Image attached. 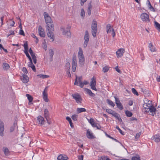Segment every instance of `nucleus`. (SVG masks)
Segmentation results:
<instances>
[{
	"mask_svg": "<svg viewBox=\"0 0 160 160\" xmlns=\"http://www.w3.org/2000/svg\"><path fill=\"white\" fill-rule=\"evenodd\" d=\"M77 111L78 113H79L82 112H85L86 111V110L85 108H77Z\"/></svg>",
	"mask_w": 160,
	"mask_h": 160,
	"instance_id": "7c9ffc66",
	"label": "nucleus"
},
{
	"mask_svg": "<svg viewBox=\"0 0 160 160\" xmlns=\"http://www.w3.org/2000/svg\"><path fill=\"white\" fill-rule=\"evenodd\" d=\"M105 135L107 137L110 138L114 140L116 142H119V141L118 140H117V139H116L115 138H113L111 137L110 135H108L106 132H105Z\"/></svg>",
	"mask_w": 160,
	"mask_h": 160,
	"instance_id": "a18cd8bd",
	"label": "nucleus"
},
{
	"mask_svg": "<svg viewBox=\"0 0 160 160\" xmlns=\"http://www.w3.org/2000/svg\"><path fill=\"white\" fill-rule=\"evenodd\" d=\"M4 124L2 121L0 120V135L2 137L4 136Z\"/></svg>",
	"mask_w": 160,
	"mask_h": 160,
	"instance_id": "f8f14e48",
	"label": "nucleus"
},
{
	"mask_svg": "<svg viewBox=\"0 0 160 160\" xmlns=\"http://www.w3.org/2000/svg\"><path fill=\"white\" fill-rule=\"evenodd\" d=\"M23 80L22 82L23 83H26L29 81V78L25 74H23Z\"/></svg>",
	"mask_w": 160,
	"mask_h": 160,
	"instance_id": "393cba45",
	"label": "nucleus"
},
{
	"mask_svg": "<svg viewBox=\"0 0 160 160\" xmlns=\"http://www.w3.org/2000/svg\"><path fill=\"white\" fill-rule=\"evenodd\" d=\"M73 98L75 100H81L82 98L79 94L76 93L72 94Z\"/></svg>",
	"mask_w": 160,
	"mask_h": 160,
	"instance_id": "f3484780",
	"label": "nucleus"
},
{
	"mask_svg": "<svg viewBox=\"0 0 160 160\" xmlns=\"http://www.w3.org/2000/svg\"><path fill=\"white\" fill-rule=\"evenodd\" d=\"M79 62L82 66L83 65L84 63L85 59L84 57H79Z\"/></svg>",
	"mask_w": 160,
	"mask_h": 160,
	"instance_id": "5701e85b",
	"label": "nucleus"
},
{
	"mask_svg": "<svg viewBox=\"0 0 160 160\" xmlns=\"http://www.w3.org/2000/svg\"><path fill=\"white\" fill-rule=\"evenodd\" d=\"M132 93L135 95H136L138 96L139 94L138 93V92H137L136 90L134 88H132Z\"/></svg>",
	"mask_w": 160,
	"mask_h": 160,
	"instance_id": "49530a36",
	"label": "nucleus"
},
{
	"mask_svg": "<svg viewBox=\"0 0 160 160\" xmlns=\"http://www.w3.org/2000/svg\"><path fill=\"white\" fill-rule=\"evenodd\" d=\"M32 58V59L33 60V62L34 64H36L37 63V59L36 56L33 57Z\"/></svg>",
	"mask_w": 160,
	"mask_h": 160,
	"instance_id": "69168bd1",
	"label": "nucleus"
},
{
	"mask_svg": "<svg viewBox=\"0 0 160 160\" xmlns=\"http://www.w3.org/2000/svg\"><path fill=\"white\" fill-rule=\"evenodd\" d=\"M43 97L44 100H48L47 94L46 93L45 90H44L43 92Z\"/></svg>",
	"mask_w": 160,
	"mask_h": 160,
	"instance_id": "58836bf2",
	"label": "nucleus"
},
{
	"mask_svg": "<svg viewBox=\"0 0 160 160\" xmlns=\"http://www.w3.org/2000/svg\"><path fill=\"white\" fill-rule=\"evenodd\" d=\"M153 139L156 142H159L160 141L159 136L157 135H154L153 137Z\"/></svg>",
	"mask_w": 160,
	"mask_h": 160,
	"instance_id": "c85d7f7f",
	"label": "nucleus"
},
{
	"mask_svg": "<svg viewBox=\"0 0 160 160\" xmlns=\"http://www.w3.org/2000/svg\"><path fill=\"white\" fill-rule=\"evenodd\" d=\"M141 134V132H139L138 133H137L135 136V140L136 141H137V139L139 138Z\"/></svg>",
	"mask_w": 160,
	"mask_h": 160,
	"instance_id": "09e8293b",
	"label": "nucleus"
},
{
	"mask_svg": "<svg viewBox=\"0 0 160 160\" xmlns=\"http://www.w3.org/2000/svg\"><path fill=\"white\" fill-rule=\"evenodd\" d=\"M149 47L150 51H151L152 52L156 51V50L155 47L152 45L151 43H150L149 44Z\"/></svg>",
	"mask_w": 160,
	"mask_h": 160,
	"instance_id": "b1692460",
	"label": "nucleus"
},
{
	"mask_svg": "<svg viewBox=\"0 0 160 160\" xmlns=\"http://www.w3.org/2000/svg\"><path fill=\"white\" fill-rule=\"evenodd\" d=\"M106 28L107 33H110L112 32L113 28H111V26L110 24H108L107 25Z\"/></svg>",
	"mask_w": 160,
	"mask_h": 160,
	"instance_id": "bb28decb",
	"label": "nucleus"
},
{
	"mask_svg": "<svg viewBox=\"0 0 160 160\" xmlns=\"http://www.w3.org/2000/svg\"><path fill=\"white\" fill-rule=\"evenodd\" d=\"M45 19L47 24H48V23H50L52 22H51L52 20L50 16L45 18Z\"/></svg>",
	"mask_w": 160,
	"mask_h": 160,
	"instance_id": "72a5a7b5",
	"label": "nucleus"
},
{
	"mask_svg": "<svg viewBox=\"0 0 160 160\" xmlns=\"http://www.w3.org/2000/svg\"><path fill=\"white\" fill-rule=\"evenodd\" d=\"M10 34L8 35H7V37H9V36H10L11 35H14L15 34L14 31H9Z\"/></svg>",
	"mask_w": 160,
	"mask_h": 160,
	"instance_id": "338daca9",
	"label": "nucleus"
},
{
	"mask_svg": "<svg viewBox=\"0 0 160 160\" xmlns=\"http://www.w3.org/2000/svg\"><path fill=\"white\" fill-rule=\"evenodd\" d=\"M3 149H4L3 151L4 154L6 155H8L9 153V151L8 148H7L4 147L3 148Z\"/></svg>",
	"mask_w": 160,
	"mask_h": 160,
	"instance_id": "f704fd0d",
	"label": "nucleus"
},
{
	"mask_svg": "<svg viewBox=\"0 0 160 160\" xmlns=\"http://www.w3.org/2000/svg\"><path fill=\"white\" fill-rule=\"evenodd\" d=\"M62 32L63 35H67L68 38H70L71 36V33L70 31V28H67L65 29L64 27H61L60 28Z\"/></svg>",
	"mask_w": 160,
	"mask_h": 160,
	"instance_id": "f03ea898",
	"label": "nucleus"
},
{
	"mask_svg": "<svg viewBox=\"0 0 160 160\" xmlns=\"http://www.w3.org/2000/svg\"><path fill=\"white\" fill-rule=\"evenodd\" d=\"M132 160H141L139 156H134L132 158Z\"/></svg>",
	"mask_w": 160,
	"mask_h": 160,
	"instance_id": "603ef678",
	"label": "nucleus"
},
{
	"mask_svg": "<svg viewBox=\"0 0 160 160\" xmlns=\"http://www.w3.org/2000/svg\"><path fill=\"white\" fill-rule=\"evenodd\" d=\"M37 119L38 122V124L41 125H43L45 120L44 118L41 116H39L37 118Z\"/></svg>",
	"mask_w": 160,
	"mask_h": 160,
	"instance_id": "ddd939ff",
	"label": "nucleus"
},
{
	"mask_svg": "<svg viewBox=\"0 0 160 160\" xmlns=\"http://www.w3.org/2000/svg\"><path fill=\"white\" fill-rule=\"evenodd\" d=\"M92 33L94 37L96 36L97 31V23L96 21L93 20L91 25Z\"/></svg>",
	"mask_w": 160,
	"mask_h": 160,
	"instance_id": "f257e3e1",
	"label": "nucleus"
},
{
	"mask_svg": "<svg viewBox=\"0 0 160 160\" xmlns=\"http://www.w3.org/2000/svg\"><path fill=\"white\" fill-rule=\"evenodd\" d=\"M109 69V68L107 66H106L105 67L102 68V71L105 73L107 72Z\"/></svg>",
	"mask_w": 160,
	"mask_h": 160,
	"instance_id": "79ce46f5",
	"label": "nucleus"
},
{
	"mask_svg": "<svg viewBox=\"0 0 160 160\" xmlns=\"http://www.w3.org/2000/svg\"><path fill=\"white\" fill-rule=\"evenodd\" d=\"M78 158L79 160H83V155L78 156Z\"/></svg>",
	"mask_w": 160,
	"mask_h": 160,
	"instance_id": "e2e57ef3",
	"label": "nucleus"
},
{
	"mask_svg": "<svg viewBox=\"0 0 160 160\" xmlns=\"http://www.w3.org/2000/svg\"><path fill=\"white\" fill-rule=\"evenodd\" d=\"M116 103L117 107L120 110H122L123 109V107L120 102V101H115Z\"/></svg>",
	"mask_w": 160,
	"mask_h": 160,
	"instance_id": "4be33fe9",
	"label": "nucleus"
},
{
	"mask_svg": "<svg viewBox=\"0 0 160 160\" xmlns=\"http://www.w3.org/2000/svg\"><path fill=\"white\" fill-rule=\"evenodd\" d=\"M107 103L112 106L114 107L115 105L112 101H107Z\"/></svg>",
	"mask_w": 160,
	"mask_h": 160,
	"instance_id": "8fccbe9b",
	"label": "nucleus"
},
{
	"mask_svg": "<svg viewBox=\"0 0 160 160\" xmlns=\"http://www.w3.org/2000/svg\"><path fill=\"white\" fill-rule=\"evenodd\" d=\"M38 31L40 36L41 37H44L45 35L44 31L41 26H39Z\"/></svg>",
	"mask_w": 160,
	"mask_h": 160,
	"instance_id": "4468645a",
	"label": "nucleus"
},
{
	"mask_svg": "<svg viewBox=\"0 0 160 160\" xmlns=\"http://www.w3.org/2000/svg\"><path fill=\"white\" fill-rule=\"evenodd\" d=\"M77 60L76 56L74 55L73 56L72 62V71L73 72L75 71L77 66Z\"/></svg>",
	"mask_w": 160,
	"mask_h": 160,
	"instance_id": "20e7f679",
	"label": "nucleus"
},
{
	"mask_svg": "<svg viewBox=\"0 0 160 160\" xmlns=\"http://www.w3.org/2000/svg\"><path fill=\"white\" fill-rule=\"evenodd\" d=\"M125 113L126 115L128 117H131L132 115V113L130 111H129L128 110L126 111Z\"/></svg>",
	"mask_w": 160,
	"mask_h": 160,
	"instance_id": "c9c22d12",
	"label": "nucleus"
},
{
	"mask_svg": "<svg viewBox=\"0 0 160 160\" xmlns=\"http://www.w3.org/2000/svg\"><path fill=\"white\" fill-rule=\"evenodd\" d=\"M84 39L85 41L84 43L83 46L85 48L87 46V44L89 40V35L87 30L85 31V34L84 37Z\"/></svg>",
	"mask_w": 160,
	"mask_h": 160,
	"instance_id": "0eeeda50",
	"label": "nucleus"
},
{
	"mask_svg": "<svg viewBox=\"0 0 160 160\" xmlns=\"http://www.w3.org/2000/svg\"><path fill=\"white\" fill-rule=\"evenodd\" d=\"M141 18L143 22H148L150 21L149 16L146 13H142L141 15Z\"/></svg>",
	"mask_w": 160,
	"mask_h": 160,
	"instance_id": "39448f33",
	"label": "nucleus"
},
{
	"mask_svg": "<svg viewBox=\"0 0 160 160\" xmlns=\"http://www.w3.org/2000/svg\"><path fill=\"white\" fill-rule=\"evenodd\" d=\"M47 27H48V29H49L50 31H54V27L52 23V22L50 23V24H48Z\"/></svg>",
	"mask_w": 160,
	"mask_h": 160,
	"instance_id": "a878e982",
	"label": "nucleus"
},
{
	"mask_svg": "<svg viewBox=\"0 0 160 160\" xmlns=\"http://www.w3.org/2000/svg\"><path fill=\"white\" fill-rule=\"evenodd\" d=\"M37 76L42 78H45L49 77V76L48 75H44L42 74H38L37 75Z\"/></svg>",
	"mask_w": 160,
	"mask_h": 160,
	"instance_id": "c03bdc74",
	"label": "nucleus"
},
{
	"mask_svg": "<svg viewBox=\"0 0 160 160\" xmlns=\"http://www.w3.org/2000/svg\"><path fill=\"white\" fill-rule=\"evenodd\" d=\"M22 71L24 72V74H25L28 73V71L26 68L25 67H23L22 69Z\"/></svg>",
	"mask_w": 160,
	"mask_h": 160,
	"instance_id": "4d7b16f0",
	"label": "nucleus"
},
{
	"mask_svg": "<svg viewBox=\"0 0 160 160\" xmlns=\"http://www.w3.org/2000/svg\"><path fill=\"white\" fill-rule=\"evenodd\" d=\"M106 111L108 113L112 114L114 111L110 109H106Z\"/></svg>",
	"mask_w": 160,
	"mask_h": 160,
	"instance_id": "5fc2aeb1",
	"label": "nucleus"
},
{
	"mask_svg": "<svg viewBox=\"0 0 160 160\" xmlns=\"http://www.w3.org/2000/svg\"><path fill=\"white\" fill-rule=\"evenodd\" d=\"M3 68L4 70H8L9 68V64L6 63H3Z\"/></svg>",
	"mask_w": 160,
	"mask_h": 160,
	"instance_id": "e433bc0d",
	"label": "nucleus"
},
{
	"mask_svg": "<svg viewBox=\"0 0 160 160\" xmlns=\"http://www.w3.org/2000/svg\"><path fill=\"white\" fill-rule=\"evenodd\" d=\"M65 66L66 71H69L71 66L70 63L68 62H67Z\"/></svg>",
	"mask_w": 160,
	"mask_h": 160,
	"instance_id": "37998d69",
	"label": "nucleus"
},
{
	"mask_svg": "<svg viewBox=\"0 0 160 160\" xmlns=\"http://www.w3.org/2000/svg\"><path fill=\"white\" fill-rule=\"evenodd\" d=\"M154 24L155 28L160 32V24L156 21L154 22Z\"/></svg>",
	"mask_w": 160,
	"mask_h": 160,
	"instance_id": "473e14b6",
	"label": "nucleus"
},
{
	"mask_svg": "<svg viewBox=\"0 0 160 160\" xmlns=\"http://www.w3.org/2000/svg\"><path fill=\"white\" fill-rule=\"evenodd\" d=\"M52 31H50L49 29L48 28V32L47 31V35L48 37L50 38V39L52 40V41L53 42L54 40V36L53 33L52 32Z\"/></svg>",
	"mask_w": 160,
	"mask_h": 160,
	"instance_id": "2eb2a0df",
	"label": "nucleus"
},
{
	"mask_svg": "<svg viewBox=\"0 0 160 160\" xmlns=\"http://www.w3.org/2000/svg\"><path fill=\"white\" fill-rule=\"evenodd\" d=\"M26 96L27 97L28 100H33V97L29 94H26Z\"/></svg>",
	"mask_w": 160,
	"mask_h": 160,
	"instance_id": "864d4df0",
	"label": "nucleus"
},
{
	"mask_svg": "<svg viewBox=\"0 0 160 160\" xmlns=\"http://www.w3.org/2000/svg\"><path fill=\"white\" fill-rule=\"evenodd\" d=\"M58 160H67L68 158L65 155H59L57 158Z\"/></svg>",
	"mask_w": 160,
	"mask_h": 160,
	"instance_id": "aec40b11",
	"label": "nucleus"
},
{
	"mask_svg": "<svg viewBox=\"0 0 160 160\" xmlns=\"http://www.w3.org/2000/svg\"><path fill=\"white\" fill-rule=\"evenodd\" d=\"M115 69L116 70L118 73H121V71H120V69H119L118 66H117L115 68Z\"/></svg>",
	"mask_w": 160,
	"mask_h": 160,
	"instance_id": "0e129e2a",
	"label": "nucleus"
},
{
	"mask_svg": "<svg viewBox=\"0 0 160 160\" xmlns=\"http://www.w3.org/2000/svg\"><path fill=\"white\" fill-rule=\"evenodd\" d=\"M43 15L45 18L48 17H49V16L48 15V14L46 12H44Z\"/></svg>",
	"mask_w": 160,
	"mask_h": 160,
	"instance_id": "680f3d73",
	"label": "nucleus"
},
{
	"mask_svg": "<svg viewBox=\"0 0 160 160\" xmlns=\"http://www.w3.org/2000/svg\"><path fill=\"white\" fill-rule=\"evenodd\" d=\"M49 54L50 55V61L52 62L53 60L52 57L54 55V52L52 49H50L49 50Z\"/></svg>",
	"mask_w": 160,
	"mask_h": 160,
	"instance_id": "cd10ccee",
	"label": "nucleus"
},
{
	"mask_svg": "<svg viewBox=\"0 0 160 160\" xmlns=\"http://www.w3.org/2000/svg\"><path fill=\"white\" fill-rule=\"evenodd\" d=\"M112 115L117 119H118V117H120V115L116 112L114 111L113 112Z\"/></svg>",
	"mask_w": 160,
	"mask_h": 160,
	"instance_id": "a19ab883",
	"label": "nucleus"
},
{
	"mask_svg": "<svg viewBox=\"0 0 160 160\" xmlns=\"http://www.w3.org/2000/svg\"><path fill=\"white\" fill-rule=\"evenodd\" d=\"M112 35L113 37H114L115 35V32H114L113 29H112Z\"/></svg>",
	"mask_w": 160,
	"mask_h": 160,
	"instance_id": "774afa93",
	"label": "nucleus"
},
{
	"mask_svg": "<svg viewBox=\"0 0 160 160\" xmlns=\"http://www.w3.org/2000/svg\"><path fill=\"white\" fill-rule=\"evenodd\" d=\"M29 51L32 58L33 57H34L35 56V54L33 53L32 50L31 49V48H30L29 49Z\"/></svg>",
	"mask_w": 160,
	"mask_h": 160,
	"instance_id": "de8ad7c7",
	"label": "nucleus"
},
{
	"mask_svg": "<svg viewBox=\"0 0 160 160\" xmlns=\"http://www.w3.org/2000/svg\"><path fill=\"white\" fill-rule=\"evenodd\" d=\"M17 126V122L16 121H15L13 122V125L10 127V132H12L13 131Z\"/></svg>",
	"mask_w": 160,
	"mask_h": 160,
	"instance_id": "412c9836",
	"label": "nucleus"
},
{
	"mask_svg": "<svg viewBox=\"0 0 160 160\" xmlns=\"http://www.w3.org/2000/svg\"><path fill=\"white\" fill-rule=\"evenodd\" d=\"M44 116L46 119L47 122L48 124H50L51 122L49 117V113L48 110L46 109L44 111Z\"/></svg>",
	"mask_w": 160,
	"mask_h": 160,
	"instance_id": "6e6552de",
	"label": "nucleus"
},
{
	"mask_svg": "<svg viewBox=\"0 0 160 160\" xmlns=\"http://www.w3.org/2000/svg\"><path fill=\"white\" fill-rule=\"evenodd\" d=\"M116 128L119 131V132L120 133L123 135V132L119 128L118 126H117L116 127Z\"/></svg>",
	"mask_w": 160,
	"mask_h": 160,
	"instance_id": "bf43d9fd",
	"label": "nucleus"
},
{
	"mask_svg": "<svg viewBox=\"0 0 160 160\" xmlns=\"http://www.w3.org/2000/svg\"><path fill=\"white\" fill-rule=\"evenodd\" d=\"M156 110V108L154 107V105L153 104L151 106V107L149 108L147 111H146V112H148L149 111L152 113V115L153 116L154 114H153V113H155V112Z\"/></svg>",
	"mask_w": 160,
	"mask_h": 160,
	"instance_id": "dca6fc26",
	"label": "nucleus"
},
{
	"mask_svg": "<svg viewBox=\"0 0 160 160\" xmlns=\"http://www.w3.org/2000/svg\"><path fill=\"white\" fill-rule=\"evenodd\" d=\"M125 50L123 48H120L118 49L116 52V54L118 58L121 57L123 54Z\"/></svg>",
	"mask_w": 160,
	"mask_h": 160,
	"instance_id": "9d476101",
	"label": "nucleus"
},
{
	"mask_svg": "<svg viewBox=\"0 0 160 160\" xmlns=\"http://www.w3.org/2000/svg\"><path fill=\"white\" fill-rule=\"evenodd\" d=\"M146 101L147 102H144V104L143 105V107L146 110V111H147L149 108L151 107L153 104L152 103V101Z\"/></svg>",
	"mask_w": 160,
	"mask_h": 160,
	"instance_id": "1a4fd4ad",
	"label": "nucleus"
},
{
	"mask_svg": "<svg viewBox=\"0 0 160 160\" xmlns=\"http://www.w3.org/2000/svg\"><path fill=\"white\" fill-rule=\"evenodd\" d=\"M78 82L79 83V86L81 88H82L83 87V84L82 83V76L78 77L77 75H76V78L75 79L74 84L76 85H78Z\"/></svg>",
	"mask_w": 160,
	"mask_h": 160,
	"instance_id": "7ed1b4c3",
	"label": "nucleus"
},
{
	"mask_svg": "<svg viewBox=\"0 0 160 160\" xmlns=\"http://www.w3.org/2000/svg\"><path fill=\"white\" fill-rule=\"evenodd\" d=\"M28 66L29 67H31L32 69V70L34 72H36V68H35V66L33 64V63H32V64H28Z\"/></svg>",
	"mask_w": 160,
	"mask_h": 160,
	"instance_id": "ea45409f",
	"label": "nucleus"
},
{
	"mask_svg": "<svg viewBox=\"0 0 160 160\" xmlns=\"http://www.w3.org/2000/svg\"><path fill=\"white\" fill-rule=\"evenodd\" d=\"M88 8L87 10L88 14L89 16H90L91 13V10L92 8V6L91 4V1L88 4Z\"/></svg>",
	"mask_w": 160,
	"mask_h": 160,
	"instance_id": "6ab92c4d",
	"label": "nucleus"
},
{
	"mask_svg": "<svg viewBox=\"0 0 160 160\" xmlns=\"http://www.w3.org/2000/svg\"><path fill=\"white\" fill-rule=\"evenodd\" d=\"M89 122L91 124L94 123V120L93 118H91L89 121Z\"/></svg>",
	"mask_w": 160,
	"mask_h": 160,
	"instance_id": "052dcab7",
	"label": "nucleus"
},
{
	"mask_svg": "<svg viewBox=\"0 0 160 160\" xmlns=\"http://www.w3.org/2000/svg\"><path fill=\"white\" fill-rule=\"evenodd\" d=\"M80 15L82 17H84L85 16V12L83 9H82L81 10Z\"/></svg>",
	"mask_w": 160,
	"mask_h": 160,
	"instance_id": "3c124183",
	"label": "nucleus"
},
{
	"mask_svg": "<svg viewBox=\"0 0 160 160\" xmlns=\"http://www.w3.org/2000/svg\"><path fill=\"white\" fill-rule=\"evenodd\" d=\"M78 57H84L83 54V51L81 48H79V51L78 53Z\"/></svg>",
	"mask_w": 160,
	"mask_h": 160,
	"instance_id": "2f4dec72",
	"label": "nucleus"
},
{
	"mask_svg": "<svg viewBox=\"0 0 160 160\" xmlns=\"http://www.w3.org/2000/svg\"><path fill=\"white\" fill-rule=\"evenodd\" d=\"M96 80L95 77H93L91 79V81L90 83V86L92 89L97 91L96 88Z\"/></svg>",
	"mask_w": 160,
	"mask_h": 160,
	"instance_id": "423d86ee",
	"label": "nucleus"
},
{
	"mask_svg": "<svg viewBox=\"0 0 160 160\" xmlns=\"http://www.w3.org/2000/svg\"><path fill=\"white\" fill-rule=\"evenodd\" d=\"M19 33L20 35L23 36H25V34L23 31L22 29H20L19 31Z\"/></svg>",
	"mask_w": 160,
	"mask_h": 160,
	"instance_id": "13d9d810",
	"label": "nucleus"
},
{
	"mask_svg": "<svg viewBox=\"0 0 160 160\" xmlns=\"http://www.w3.org/2000/svg\"><path fill=\"white\" fill-rule=\"evenodd\" d=\"M78 117V115H72V118L74 121H76L77 120V118Z\"/></svg>",
	"mask_w": 160,
	"mask_h": 160,
	"instance_id": "6e6d98bb",
	"label": "nucleus"
},
{
	"mask_svg": "<svg viewBox=\"0 0 160 160\" xmlns=\"http://www.w3.org/2000/svg\"><path fill=\"white\" fill-rule=\"evenodd\" d=\"M23 46L24 48V52L26 56L28 58L30 57L28 53V42L26 41L23 45Z\"/></svg>",
	"mask_w": 160,
	"mask_h": 160,
	"instance_id": "9b49d317",
	"label": "nucleus"
},
{
	"mask_svg": "<svg viewBox=\"0 0 160 160\" xmlns=\"http://www.w3.org/2000/svg\"><path fill=\"white\" fill-rule=\"evenodd\" d=\"M86 135L87 138L90 139H92L95 138L94 136L93 135V133H91L89 130H87Z\"/></svg>",
	"mask_w": 160,
	"mask_h": 160,
	"instance_id": "a211bd4d",
	"label": "nucleus"
},
{
	"mask_svg": "<svg viewBox=\"0 0 160 160\" xmlns=\"http://www.w3.org/2000/svg\"><path fill=\"white\" fill-rule=\"evenodd\" d=\"M86 91L87 93L89 94L91 96H93L94 95V94L91 91L88 89H86Z\"/></svg>",
	"mask_w": 160,
	"mask_h": 160,
	"instance_id": "4c0bfd02",
	"label": "nucleus"
},
{
	"mask_svg": "<svg viewBox=\"0 0 160 160\" xmlns=\"http://www.w3.org/2000/svg\"><path fill=\"white\" fill-rule=\"evenodd\" d=\"M66 119L69 122L71 127L73 128L74 126L73 124V123L72 122V121L71 118L69 117H67L66 118Z\"/></svg>",
	"mask_w": 160,
	"mask_h": 160,
	"instance_id": "c756f323",
	"label": "nucleus"
}]
</instances>
